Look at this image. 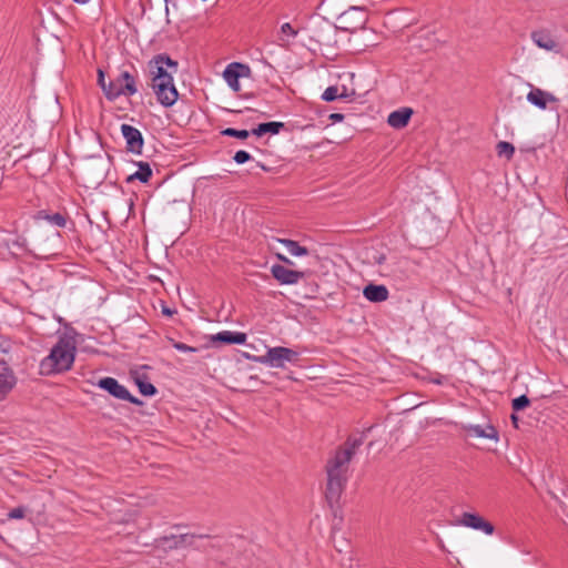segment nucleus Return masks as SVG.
Listing matches in <instances>:
<instances>
[{
	"label": "nucleus",
	"mask_w": 568,
	"mask_h": 568,
	"mask_svg": "<svg viewBox=\"0 0 568 568\" xmlns=\"http://www.w3.org/2000/svg\"><path fill=\"white\" fill-rule=\"evenodd\" d=\"M363 444V438H347L334 457L327 462V484L325 496L329 504L337 503L347 483L348 465L356 449Z\"/></svg>",
	"instance_id": "obj_1"
},
{
	"label": "nucleus",
	"mask_w": 568,
	"mask_h": 568,
	"mask_svg": "<svg viewBox=\"0 0 568 568\" xmlns=\"http://www.w3.org/2000/svg\"><path fill=\"white\" fill-rule=\"evenodd\" d=\"M74 339L69 336L60 337L50 354L41 361V372L51 374L69 371L74 362Z\"/></svg>",
	"instance_id": "obj_2"
},
{
	"label": "nucleus",
	"mask_w": 568,
	"mask_h": 568,
	"mask_svg": "<svg viewBox=\"0 0 568 568\" xmlns=\"http://www.w3.org/2000/svg\"><path fill=\"white\" fill-rule=\"evenodd\" d=\"M138 92L136 79L126 70L120 71L114 78L108 82L105 97L113 101L121 95L131 97Z\"/></svg>",
	"instance_id": "obj_3"
},
{
	"label": "nucleus",
	"mask_w": 568,
	"mask_h": 568,
	"mask_svg": "<svg viewBox=\"0 0 568 568\" xmlns=\"http://www.w3.org/2000/svg\"><path fill=\"white\" fill-rule=\"evenodd\" d=\"M298 359L300 354L297 352L283 346L271 347L264 355L256 358L258 363L274 368H284L286 363L294 364Z\"/></svg>",
	"instance_id": "obj_4"
},
{
	"label": "nucleus",
	"mask_w": 568,
	"mask_h": 568,
	"mask_svg": "<svg viewBox=\"0 0 568 568\" xmlns=\"http://www.w3.org/2000/svg\"><path fill=\"white\" fill-rule=\"evenodd\" d=\"M173 70L155 83H151V87L156 95L158 101L164 106L173 105L178 98L179 93L173 83Z\"/></svg>",
	"instance_id": "obj_5"
},
{
	"label": "nucleus",
	"mask_w": 568,
	"mask_h": 568,
	"mask_svg": "<svg viewBox=\"0 0 568 568\" xmlns=\"http://www.w3.org/2000/svg\"><path fill=\"white\" fill-rule=\"evenodd\" d=\"M97 385L118 399L128 400L135 405L143 404L142 400L132 396L131 393L126 389V387L121 385L113 377H103L98 382Z\"/></svg>",
	"instance_id": "obj_6"
},
{
	"label": "nucleus",
	"mask_w": 568,
	"mask_h": 568,
	"mask_svg": "<svg viewBox=\"0 0 568 568\" xmlns=\"http://www.w3.org/2000/svg\"><path fill=\"white\" fill-rule=\"evenodd\" d=\"M149 67L152 74L151 83H155L162 77L169 74L171 70L178 72L179 63L168 54H158L150 61Z\"/></svg>",
	"instance_id": "obj_7"
},
{
	"label": "nucleus",
	"mask_w": 568,
	"mask_h": 568,
	"mask_svg": "<svg viewBox=\"0 0 568 568\" xmlns=\"http://www.w3.org/2000/svg\"><path fill=\"white\" fill-rule=\"evenodd\" d=\"M271 273L276 281L286 285L297 284L305 277L304 272L290 270L280 264H274L271 267Z\"/></svg>",
	"instance_id": "obj_8"
},
{
	"label": "nucleus",
	"mask_w": 568,
	"mask_h": 568,
	"mask_svg": "<svg viewBox=\"0 0 568 568\" xmlns=\"http://www.w3.org/2000/svg\"><path fill=\"white\" fill-rule=\"evenodd\" d=\"M250 73V68L245 64L233 62L226 67L223 72V78L226 83L235 91H240V82L239 79L241 77L247 75Z\"/></svg>",
	"instance_id": "obj_9"
},
{
	"label": "nucleus",
	"mask_w": 568,
	"mask_h": 568,
	"mask_svg": "<svg viewBox=\"0 0 568 568\" xmlns=\"http://www.w3.org/2000/svg\"><path fill=\"white\" fill-rule=\"evenodd\" d=\"M121 132L126 141V150L132 153L141 154L143 148L141 132L130 124H122Z\"/></svg>",
	"instance_id": "obj_10"
},
{
	"label": "nucleus",
	"mask_w": 568,
	"mask_h": 568,
	"mask_svg": "<svg viewBox=\"0 0 568 568\" xmlns=\"http://www.w3.org/2000/svg\"><path fill=\"white\" fill-rule=\"evenodd\" d=\"M458 523L465 527L481 530L486 535H493L495 531V527L491 523L485 520L481 516L473 513H464Z\"/></svg>",
	"instance_id": "obj_11"
},
{
	"label": "nucleus",
	"mask_w": 568,
	"mask_h": 568,
	"mask_svg": "<svg viewBox=\"0 0 568 568\" xmlns=\"http://www.w3.org/2000/svg\"><path fill=\"white\" fill-rule=\"evenodd\" d=\"M528 85L531 88L529 93L527 94V100L535 106L545 110L547 109L549 103H556L558 102V98L554 94L544 91L539 88L532 87V84L528 83Z\"/></svg>",
	"instance_id": "obj_12"
},
{
	"label": "nucleus",
	"mask_w": 568,
	"mask_h": 568,
	"mask_svg": "<svg viewBox=\"0 0 568 568\" xmlns=\"http://www.w3.org/2000/svg\"><path fill=\"white\" fill-rule=\"evenodd\" d=\"M363 295L369 302L379 303L388 298V290L384 285L368 284L363 290Z\"/></svg>",
	"instance_id": "obj_13"
},
{
	"label": "nucleus",
	"mask_w": 568,
	"mask_h": 568,
	"mask_svg": "<svg viewBox=\"0 0 568 568\" xmlns=\"http://www.w3.org/2000/svg\"><path fill=\"white\" fill-rule=\"evenodd\" d=\"M413 114L412 109L403 108L400 110H396L388 115L387 122L392 128L402 129L407 125L410 116Z\"/></svg>",
	"instance_id": "obj_14"
},
{
	"label": "nucleus",
	"mask_w": 568,
	"mask_h": 568,
	"mask_svg": "<svg viewBox=\"0 0 568 568\" xmlns=\"http://www.w3.org/2000/svg\"><path fill=\"white\" fill-rule=\"evenodd\" d=\"M464 429L471 436L495 439V440L498 439V432L491 425H487L485 427H483L480 425H467V426H464Z\"/></svg>",
	"instance_id": "obj_15"
},
{
	"label": "nucleus",
	"mask_w": 568,
	"mask_h": 568,
	"mask_svg": "<svg viewBox=\"0 0 568 568\" xmlns=\"http://www.w3.org/2000/svg\"><path fill=\"white\" fill-rule=\"evenodd\" d=\"M16 376L12 369L7 365L6 371L0 374V400L4 399L7 394L14 387Z\"/></svg>",
	"instance_id": "obj_16"
},
{
	"label": "nucleus",
	"mask_w": 568,
	"mask_h": 568,
	"mask_svg": "<svg viewBox=\"0 0 568 568\" xmlns=\"http://www.w3.org/2000/svg\"><path fill=\"white\" fill-rule=\"evenodd\" d=\"M212 339L223 344H243L246 341V335L240 332L223 331L213 336Z\"/></svg>",
	"instance_id": "obj_17"
},
{
	"label": "nucleus",
	"mask_w": 568,
	"mask_h": 568,
	"mask_svg": "<svg viewBox=\"0 0 568 568\" xmlns=\"http://www.w3.org/2000/svg\"><path fill=\"white\" fill-rule=\"evenodd\" d=\"M531 38L539 48L551 51L557 47V42L546 31H535L531 33Z\"/></svg>",
	"instance_id": "obj_18"
},
{
	"label": "nucleus",
	"mask_w": 568,
	"mask_h": 568,
	"mask_svg": "<svg viewBox=\"0 0 568 568\" xmlns=\"http://www.w3.org/2000/svg\"><path fill=\"white\" fill-rule=\"evenodd\" d=\"M284 128L283 122H265L260 123L256 128L252 130V134L256 136H262L266 133L277 134Z\"/></svg>",
	"instance_id": "obj_19"
},
{
	"label": "nucleus",
	"mask_w": 568,
	"mask_h": 568,
	"mask_svg": "<svg viewBox=\"0 0 568 568\" xmlns=\"http://www.w3.org/2000/svg\"><path fill=\"white\" fill-rule=\"evenodd\" d=\"M138 165H139V170L135 173L129 175L126 181L131 182L133 180H139L142 183H146L152 175V170L150 168V164L148 162H139Z\"/></svg>",
	"instance_id": "obj_20"
},
{
	"label": "nucleus",
	"mask_w": 568,
	"mask_h": 568,
	"mask_svg": "<svg viewBox=\"0 0 568 568\" xmlns=\"http://www.w3.org/2000/svg\"><path fill=\"white\" fill-rule=\"evenodd\" d=\"M276 242L284 244L288 252L294 256H303L308 254V250L305 246H301L296 241L288 239H274Z\"/></svg>",
	"instance_id": "obj_21"
},
{
	"label": "nucleus",
	"mask_w": 568,
	"mask_h": 568,
	"mask_svg": "<svg viewBox=\"0 0 568 568\" xmlns=\"http://www.w3.org/2000/svg\"><path fill=\"white\" fill-rule=\"evenodd\" d=\"M156 546L168 550V549H178L181 546L179 535L164 536L156 539Z\"/></svg>",
	"instance_id": "obj_22"
},
{
	"label": "nucleus",
	"mask_w": 568,
	"mask_h": 568,
	"mask_svg": "<svg viewBox=\"0 0 568 568\" xmlns=\"http://www.w3.org/2000/svg\"><path fill=\"white\" fill-rule=\"evenodd\" d=\"M210 538L209 535H194V534H182L179 535L180 544L182 547H193L200 549L201 547L196 544V539Z\"/></svg>",
	"instance_id": "obj_23"
},
{
	"label": "nucleus",
	"mask_w": 568,
	"mask_h": 568,
	"mask_svg": "<svg viewBox=\"0 0 568 568\" xmlns=\"http://www.w3.org/2000/svg\"><path fill=\"white\" fill-rule=\"evenodd\" d=\"M38 219L47 220L48 222H50L59 227L65 226V223H67L65 217L60 213L47 214L44 211H40L38 213Z\"/></svg>",
	"instance_id": "obj_24"
},
{
	"label": "nucleus",
	"mask_w": 568,
	"mask_h": 568,
	"mask_svg": "<svg viewBox=\"0 0 568 568\" xmlns=\"http://www.w3.org/2000/svg\"><path fill=\"white\" fill-rule=\"evenodd\" d=\"M496 151L499 156H505L506 159H510V158H513V155L515 153V148L509 142L500 141L497 143Z\"/></svg>",
	"instance_id": "obj_25"
},
{
	"label": "nucleus",
	"mask_w": 568,
	"mask_h": 568,
	"mask_svg": "<svg viewBox=\"0 0 568 568\" xmlns=\"http://www.w3.org/2000/svg\"><path fill=\"white\" fill-rule=\"evenodd\" d=\"M251 133H252V131L250 132L247 130H237V129H233V128H226L221 131L222 135L232 136V138H236L240 140L247 139Z\"/></svg>",
	"instance_id": "obj_26"
},
{
	"label": "nucleus",
	"mask_w": 568,
	"mask_h": 568,
	"mask_svg": "<svg viewBox=\"0 0 568 568\" xmlns=\"http://www.w3.org/2000/svg\"><path fill=\"white\" fill-rule=\"evenodd\" d=\"M139 390L144 396H153L156 394V388L153 384L149 382H143L139 377L135 378Z\"/></svg>",
	"instance_id": "obj_27"
},
{
	"label": "nucleus",
	"mask_w": 568,
	"mask_h": 568,
	"mask_svg": "<svg viewBox=\"0 0 568 568\" xmlns=\"http://www.w3.org/2000/svg\"><path fill=\"white\" fill-rule=\"evenodd\" d=\"M346 94L343 92V93H339L338 92V88L337 87H328L324 93L322 94V99L324 101H327V102H331V101H334L336 100L337 98H345Z\"/></svg>",
	"instance_id": "obj_28"
},
{
	"label": "nucleus",
	"mask_w": 568,
	"mask_h": 568,
	"mask_svg": "<svg viewBox=\"0 0 568 568\" xmlns=\"http://www.w3.org/2000/svg\"><path fill=\"white\" fill-rule=\"evenodd\" d=\"M530 404L529 398L526 395H521L511 402V407L515 412H519L528 407Z\"/></svg>",
	"instance_id": "obj_29"
},
{
	"label": "nucleus",
	"mask_w": 568,
	"mask_h": 568,
	"mask_svg": "<svg viewBox=\"0 0 568 568\" xmlns=\"http://www.w3.org/2000/svg\"><path fill=\"white\" fill-rule=\"evenodd\" d=\"M169 342L171 343V345H172L175 349H178V351H180V352H184V353H185V352H192V353L197 352V348H196V347L189 346V345H186V344H184V343H182V342H176V341H174L173 338H169Z\"/></svg>",
	"instance_id": "obj_30"
},
{
	"label": "nucleus",
	"mask_w": 568,
	"mask_h": 568,
	"mask_svg": "<svg viewBox=\"0 0 568 568\" xmlns=\"http://www.w3.org/2000/svg\"><path fill=\"white\" fill-rule=\"evenodd\" d=\"M233 160L237 163V164H243L247 161L251 160V155L248 152L244 151V150H240L237 151L234 156H233Z\"/></svg>",
	"instance_id": "obj_31"
},
{
	"label": "nucleus",
	"mask_w": 568,
	"mask_h": 568,
	"mask_svg": "<svg viewBox=\"0 0 568 568\" xmlns=\"http://www.w3.org/2000/svg\"><path fill=\"white\" fill-rule=\"evenodd\" d=\"M26 516V508L24 507H17L9 511L8 518L9 519H21Z\"/></svg>",
	"instance_id": "obj_32"
},
{
	"label": "nucleus",
	"mask_w": 568,
	"mask_h": 568,
	"mask_svg": "<svg viewBox=\"0 0 568 568\" xmlns=\"http://www.w3.org/2000/svg\"><path fill=\"white\" fill-rule=\"evenodd\" d=\"M281 31L283 33L292 36V37H296V34H297V31L294 30L293 27L291 26V23H288V22L282 24Z\"/></svg>",
	"instance_id": "obj_33"
},
{
	"label": "nucleus",
	"mask_w": 568,
	"mask_h": 568,
	"mask_svg": "<svg viewBox=\"0 0 568 568\" xmlns=\"http://www.w3.org/2000/svg\"><path fill=\"white\" fill-rule=\"evenodd\" d=\"M98 83L105 93V89H108V83L105 82L104 72L102 70L98 71Z\"/></svg>",
	"instance_id": "obj_34"
},
{
	"label": "nucleus",
	"mask_w": 568,
	"mask_h": 568,
	"mask_svg": "<svg viewBox=\"0 0 568 568\" xmlns=\"http://www.w3.org/2000/svg\"><path fill=\"white\" fill-rule=\"evenodd\" d=\"M276 257L283 262L284 264H287V265H294V262L291 261L288 257H286L285 255L281 254V253H277L276 254Z\"/></svg>",
	"instance_id": "obj_35"
},
{
	"label": "nucleus",
	"mask_w": 568,
	"mask_h": 568,
	"mask_svg": "<svg viewBox=\"0 0 568 568\" xmlns=\"http://www.w3.org/2000/svg\"><path fill=\"white\" fill-rule=\"evenodd\" d=\"M329 119L333 121V122H339V121H343L344 119V114L342 113H332L329 115Z\"/></svg>",
	"instance_id": "obj_36"
},
{
	"label": "nucleus",
	"mask_w": 568,
	"mask_h": 568,
	"mask_svg": "<svg viewBox=\"0 0 568 568\" xmlns=\"http://www.w3.org/2000/svg\"><path fill=\"white\" fill-rule=\"evenodd\" d=\"M7 365L8 364L3 359L0 358V374H2L6 371Z\"/></svg>",
	"instance_id": "obj_37"
},
{
	"label": "nucleus",
	"mask_w": 568,
	"mask_h": 568,
	"mask_svg": "<svg viewBox=\"0 0 568 568\" xmlns=\"http://www.w3.org/2000/svg\"><path fill=\"white\" fill-rule=\"evenodd\" d=\"M511 422L515 425V427H518V416L517 415H515V414L511 415Z\"/></svg>",
	"instance_id": "obj_38"
},
{
	"label": "nucleus",
	"mask_w": 568,
	"mask_h": 568,
	"mask_svg": "<svg viewBox=\"0 0 568 568\" xmlns=\"http://www.w3.org/2000/svg\"><path fill=\"white\" fill-rule=\"evenodd\" d=\"M73 1L77 3H80V4H84V3L89 2V0H73Z\"/></svg>",
	"instance_id": "obj_39"
},
{
	"label": "nucleus",
	"mask_w": 568,
	"mask_h": 568,
	"mask_svg": "<svg viewBox=\"0 0 568 568\" xmlns=\"http://www.w3.org/2000/svg\"><path fill=\"white\" fill-rule=\"evenodd\" d=\"M164 1H165V4H169V2H170V0H164ZM165 10H166V12L169 11V7L168 6H165Z\"/></svg>",
	"instance_id": "obj_40"
},
{
	"label": "nucleus",
	"mask_w": 568,
	"mask_h": 568,
	"mask_svg": "<svg viewBox=\"0 0 568 568\" xmlns=\"http://www.w3.org/2000/svg\"><path fill=\"white\" fill-rule=\"evenodd\" d=\"M163 312L166 314H171V312L169 310H164Z\"/></svg>",
	"instance_id": "obj_41"
}]
</instances>
